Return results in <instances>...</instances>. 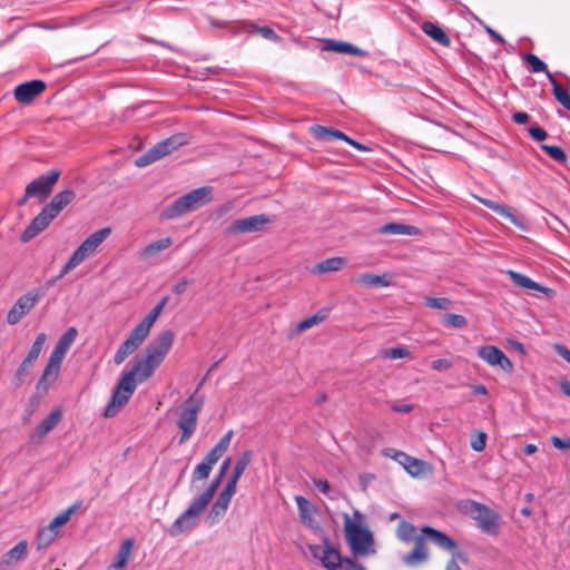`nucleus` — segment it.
<instances>
[{
    "mask_svg": "<svg viewBox=\"0 0 570 570\" xmlns=\"http://www.w3.org/2000/svg\"><path fill=\"white\" fill-rule=\"evenodd\" d=\"M170 245V237L160 238L144 247L139 255L142 259H148L157 255L159 252L167 249Z\"/></svg>",
    "mask_w": 570,
    "mask_h": 570,
    "instance_id": "c756f323",
    "label": "nucleus"
},
{
    "mask_svg": "<svg viewBox=\"0 0 570 570\" xmlns=\"http://www.w3.org/2000/svg\"><path fill=\"white\" fill-rule=\"evenodd\" d=\"M62 412L60 410H53L50 414L35 429L31 434L33 441H40L49 432H51L61 421Z\"/></svg>",
    "mask_w": 570,
    "mask_h": 570,
    "instance_id": "4be33fe9",
    "label": "nucleus"
},
{
    "mask_svg": "<svg viewBox=\"0 0 570 570\" xmlns=\"http://www.w3.org/2000/svg\"><path fill=\"white\" fill-rule=\"evenodd\" d=\"M313 136L321 141H328L333 138L341 139L347 142L348 136H346L344 132L331 128V127H324L320 125H315L311 128Z\"/></svg>",
    "mask_w": 570,
    "mask_h": 570,
    "instance_id": "bb28decb",
    "label": "nucleus"
},
{
    "mask_svg": "<svg viewBox=\"0 0 570 570\" xmlns=\"http://www.w3.org/2000/svg\"><path fill=\"white\" fill-rule=\"evenodd\" d=\"M190 283H191V281H189L188 278H186V277H181V278H180V279H179V281L174 285V287H173V292H174L175 294L180 295V294H183V293L186 291L187 286H188Z\"/></svg>",
    "mask_w": 570,
    "mask_h": 570,
    "instance_id": "e2e57ef3",
    "label": "nucleus"
},
{
    "mask_svg": "<svg viewBox=\"0 0 570 570\" xmlns=\"http://www.w3.org/2000/svg\"><path fill=\"white\" fill-rule=\"evenodd\" d=\"M78 265H80V263L77 261L75 256L71 255L66 265L62 267L61 272L57 275V278H62L66 274L76 268Z\"/></svg>",
    "mask_w": 570,
    "mask_h": 570,
    "instance_id": "4d7b16f0",
    "label": "nucleus"
},
{
    "mask_svg": "<svg viewBox=\"0 0 570 570\" xmlns=\"http://www.w3.org/2000/svg\"><path fill=\"white\" fill-rule=\"evenodd\" d=\"M444 324L450 327L462 328L466 326L468 322L463 315L450 313L444 316Z\"/></svg>",
    "mask_w": 570,
    "mask_h": 570,
    "instance_id": "49530a36",
    "label": "nucleus"
},
{
    "mask_svg": "<svg viewBox=\"0 0 570 570\" xmlns=\"http://www.w3.org/2000/svg\"><path fill=\"white\" fill-rule=\"evenodd\" d=\"M415 527L407 522V521H401L399 527H397V530H396V534H397V538L402 541H405V542H410V541H414L415 542V538L417 535H415Z\"/></svg>",
    "mask_w": 570,
    "mask_h": 570,
    "instance_id": "e433bc0d",
    "label": "nucleus"
},
{
    "mask_svg": "<svg viewBox=\"0 0 570 570\" xmlns=\"http://www.w3.org/2000/svg\"><path fill=\"white\" fill-rule=\"evenodd\" d=\"M313 483L322 493H327L330 491V483L327 480L315 479Z\"/></svg>",
    "mask_w": 570,
    "mask_h": 570,
    "instance_id": "69168bd1",
    "label": "nucleus"
},
{
    "mask_svg": "<svg viewBox=\"0 0 570 570\" xmlns=\"http://www.w3.org/2000/svg\"><path fill=\"white\" fill-rule=\"evenodd\" d=\"M209 504L207 494H200L193 503L175 520L170 525L168 533L171 537H177L183 532L190 531L197 524L199 517Z\"/></svg>",
    "mask_w": 570,
    "mask_h": 570,
    "instance_id": "9d476101",
    "label": "nucleus"
},
{
    "mask_svg": "<svg viewBox=\"0 0 570 570\" xmlns=\"http://www.w3.org/2000/svg\"><path fill=\"white\" fill-rule=\"evenodd\" d=\"M423 537L432 541L434 544H436L439 548L451 552L453 558H458L461 561H466L465 553L456 551V542L450 538L448 534L432 528L429 525H424L421 528Z\"/></svg>",
    "mask_w": 570,
    "mask_h": 570,
    "instance_id": "2eb2a0df",
    "label": "nucleus"
},
{
    "mask_svg": "<svg viewBox=\"0 0 570 570\" xmlns=\"http://www.w3.org/2000/svg\"><path fill=\"white\" fill-rule=\"evenodd\" d=\"M46 87V82L38 79L23 82L16 87L14 98L20 104H30L45 91Z\"/></svg>",
    "mask_w": 570,
    "mask_h": 570,
    "instance_id": "6ab92c4d",
    "label": "nucleus"
},
{
    "mask_svg": "<svg viewBox=\"0 0 570 570\" xmlns=\"http://www.w3.org/2000/svg\"><path fill=\"white\" fill-rule=\"evenodd\" d=\"M295 502L297 504L301 522L304 525L312 528L314 523V517L317 512L316 508L302 495H296Z\"/></svg>",
    "mask_w": 570,
    "mask_h": 570,
    "instance_id": "b1692460",
    "label": "nucleus"
},
{
    "mask_svg": "<svg viewBox=\"0 0 570 570\" xmlns=\"http://www.w3.org/2000/svg\"><path fill=\"white\" fill-rule=\"evenodd\" d=\"M65 208L66 207L63 204H61L58 198L53 196L50 203L47 204L27 226V228L21 234L20 240L22 243L30 242L39 233L45 230Z\"/></svg>",
    "mask_w": 570,
    "mask_h": 570,
    "instance_id": "0eeeda50",
    "label": "nucleus"
},
{
    "mask_svg": "<svg viewBox=\"0 0 570 570\" xmlns=\"http://www.w3.org/2000/svg\"><path fill=\"white\" fill-rule=\"evenodd\" d=\"M226 511L227 510L224 509L223 507L218 505L217 503H214L210 508L208 515H207L208 523L214 524V523L218 522L219 519L225 515Z\"/></svg>",
    "mask_w": 570,
    "mask_h": 570,
    "instance_id": "3c124183",
    "label": "nucleus"
},
{
    "mask_svg": "<svg viewBox=\"0 0 570 570\" xmlns=\"http://www.w3.org/2000/svg\"><path fill=\"white\" fill-rule=\"evenodd\" d=\"M551 443L554 448L560 450H570V438H559L553 435L551 438Z\"/></svg>",
    "mask_w": 570,
    "mask_h": 570,
    "instance_id": "052dcab7",
    "label": "nucleus"
},
{
    "mask_svg": "<svg viewBox=\"0 0 570 570\" xmlns=\"http://www.w3.org/2000/svg\"><path fill=\"white\" fill-rule=\"evenodd\" d=\"M80 507V502H77L75 504H72L71 507H69L67 510L62 511L61 513H59L56 518H53V524H59L60 527H62L63 524H66L71 514Z\"/></svg>",
    "mask_w": 570,
    "mask_h": 570,
    "instance_id": "8fccbe9b",
    "label": "nucleus"
},
{
    "mask_svg": "<svg viewBox=\"0 0 570 570\" xmlns=\"http://www.w3.org/2000/svg\"><path fill=\"white\" fill-rule=\"evenodd\" d=\"M487 445V434L484 432H478L476 435L471 440V448L481 452L484 450Z\"/></svg>",
    "mask_w": 570,
    "mask_h": 570,
    "instance_id": "5fc2aeb1",
    "label": "nucleus"
},
{
    "mask_svg": "<svg viewBox=\"0 0 570 570\" xmlns=\"http://www.w3.org/2000/svg\"><path fill=\"white\" fill-rule=\"evenodd\" d=\"M168 301V296L163 297L161 301L148 313V315L131 330L128 337L115 353L114 362L117 365L121 364L129 355L135 353L145 342L150 333V328L164 311Z\"/></svg>",
    "mask_w": 570,
    "mask_h": 570,
    "instance_id": "f03ea898",
    "label": "nucleus"
},
{
    "mask_svg": "<svg viewBox=\"0 0 570 570\" xmlns=\"http://www.w3.org/2000/svg\"><path fill=\"white\" fill-rule=\"evenodd\" d=\"M230 462H232V459L230 458H226L220 466V470H219V473L218 475L212 481V483L209 484V487L202 493V494H207V501L210 502L214 498V494L215 492L217 491V489L219 488L220 483H222V480L224 478V475L226 474V472L228 471V468L230 465Z\"/></svg>",
    "mask_w": 570,
    "mask_h": 570,
    "instance_id": "473e14b6",
    "label": "nucleus"
},
{
    "mask_svg": "<svg viewBox=\"0 0 570 570\" xmlns=\"http://www.w3.org/2000/svg\"><path fill=\"white\" fill-rule=\"evenodd\" d=\"M529 115L524 111H519L513 114L512 119L520 125L527 124L529 121Z\"/></svg>",
    "mask_w": 570,
    "mask_h": 570,
    "instance_id": "774afa93",
    "label": "nucleus"
},
{
    "mask_svg": "<svg viewBox=\"0 0 570 570\" xmlns=\"http://www.w3.org/2000/svg\"><path fill=\"white\" fill-rule=\"evenodd\" d=\"M327 316V312L326 311H320L317 312L316 314L301 321L298 324H297V332L298 333H302L317 324H320L321 322H323Z\"/></svg>",
    "mask_w": 570,
    "mask_h": 570,
    "instance_id": "58836bf2",
    "label": "nucleus"
},
{
    "mask_svg": "<svg viewBox=\"0 0 570 570\" xmlns=\"http://www.w3.org/2000/svg\"><path fill=\"white\" fill-rule=\"evenodd\" d=\"M65 208L66 207L63 204H61L58 198L53 196L50 203L47 204L27 226V228L21 234L20 240L22 243L30 242L39 233L45 230Z\"/></svg>",
    "mask_w": 570,
    "mask_h": 570,
    "instance_id": "6e6552de",
    "label": "nucleus"
},
{
    "mask_svg": "<svg viewBox=\"0 0 570 570\" xmlns=\"http://www.w3.org/2000/svg\"><path fill=\"white\" fill-rule=\"evenodd\" d=\"M188 144V138L186 134H176L173 135L156 145H154L150 149H148L145 154L137 157L135 160V165L137 167H145L148 166L165 156L171 154L174 150L178 149L179 147Z\"/></svg>",
    "mask_w": 570,
    "mask_h": 570,
    "instance_id": "1a4fd4ad",
    "label": "nucleus"
},
{
    "mask_svg": "<svg viewBox=\"0 0 570 570\" xmlns=\"http://www.w3.org/2000/svg\"><path fill=\"white\" fill-rule=\"evenodd\" d=\"M478 355L490 365H499L504 372H512L513 364L505 354L493 345L482 346Z\"/></svg>",
    "mask_w": 570,
    "mask_h": 570,
    "instance_id": "a211bd4d",
    "label": "nucleus"
},
{
    "mask_svg": "<svg viewBox=\"0 0 570 570\" xmlns=\"http://www.w3.org/2000/svg\"><path fill=\"white\" fill-rule=\"evenodd\" d=\"M344 532L354 556H368L375 552L371 531L354 522L347 513H344Z\"/></svg>",
    "mask_w": 570,
    "mask_h": 570,
    "instance_id": "423d86ee",
    "label": "nucleus"
},
{
    "mask_svg": "<svg viewBox=\"0 0 570 570\" xmlns=\"http://www.w3.org/2000/svg\"><path fill=\"white\" fill-rule=\"evenodd\" d=\"M232 438H233V431L229 430L220 440L219 442L215 445L216 448H218L219 450H222L224 453L226 452V450L228 449L229 444H230V441H232Z\"/></svg>",
    "mask_w": 570,
    "mask_h": 570,
    "instance_id": "680f3d73",
    "label": "nucleus"
},
{
    "mask_svg": "<svg viewBox=\"0 0 570 570\" xmlns=\"http://www.w3.org/2000/svg\"><path fill=\"white\" fill-rule=\"evenodd\" d=\"M429 559V549L423 535H417L415 538V543L413 550L405 554L402 560L409 567H416L421 563H424Z\"/></svg>",
    "mask_w": 570,
    "mask_h": 570,
    "instance_id": "aec40b11",
    "label": "nucleus"
},
{
    "mask_svg": "<svg viewBox=\"0 0 570 570\" xmlns=\"http://www.w3.org/2000/svg\"><path fill=\"white\" fill-rule=\"evenodd\" d=\"M396 458H400V463L403 464L405 470L412 475H419L423 472L425 463L419 459L412 458L404 452H397Z\"/></svg>",
    "mask_w": 570,
    "mask_h": 570,
    "instance_id": "7c9ffc66",
    "label": "nucleus"
},
{
    "mask_svg": "<svg viewBox=\"0 0 570 570\" xmlns=\"http://www.w3.org/2000/svg\"><path fill=\"white\" fill-rule=\"evenodd\" d=\"M548 79L552 85L553 96L557 101L562 105L567 110H570V94L568 90L563 89L560 83L556 80L552 73H548Z\"/></svg>",
    "mask_w": 570,
    "mask_h": 570,
    "instance_id": "72a5a7b5",
    "label": "nucleus"
},
{
    "mask_svg": "<svg viewBox=\"0 0 570 570\" xmlns=\"http://www.w3.org/2000/svg\"><path fill=\"white\" fill-rule=\"evenodd\" d=\"M252 458H253V452L250 450L244 451L240 454V456L238 458V460L236 461L235 469L238 471H242L244 473V471L250 463Z\"/></svg>",
    "mask_w": 570,
    "mask_h": 570,
    "instance_id": "864d4df0",
    "label": "nucleus"
},
{
    "mask_svg": "<svg viewBox=\"0 0 570 570\" xmlns=\"http://www.w3.org/2000/svg\"><path fill=\"white\" fill-rule=\"evenodd\" d=\"M255 32H258L263 38L271 40L273 42H279L281 37L268 26L258 27L256 24L252 26Z\"/></svg>",
    "mask_w": 570,
    "mask_h": 570,
    "instance_id": "09e8293b",
    "label": "nucleus"
},
{
    "mask_svg": "<svg viewBox=\"0 0 570 570\" xmlns=\"http://www.w3.org/2000/svg\"><path fill=\"white\" fill-rule=\"evenodd\" d=\"M507 274L510 277V279L513 282V284L519 287L527 288V289H535V291H540V292L548 291V288L533 282L531 278H529L528 276H525L523 274H520V273L511 271V269L508 271Z\"/></svg>",
    "mask_w": 570,
    "mask_h": 570,
    "instance_id": "c85d7f7f",
    "label": "nucleus"
},
{
    "mask_svg": "<svg viewBox=\"0 0 570 570\" xmlns=\"http://www.w3.org/2000/svg\"><path fill=\"white\" fill-rule=\"evenodd\" d=\"M554 351L557 352V354L559 356L564 358L570 364V350L567 346H564L562 344H556Z\"/></svg>",
    "mask_w": 570,
    "mask_h": 570,
    "instance_id": "0e129e2a",
    "label": "nucleus"
},
{
    "mask_svg": "<svg viewBox=\"0 0 570 570\" xmlns=\"http://www.w3.org/2000/svg\"><path fill=\"white\" fill-rule=\"evenodd\" d=\"M46 340H47V335L45 333L38 334L30 351L28 352L27 356L24 357V360H27L28 363L35 364V362L37 361V358L39 357V355L43 348Z\"/></svg>",
    "mask_w": 570,
    "mask_h": 570,
    "instance_id": "4c0bfd02",
    "label": "nucleus"
},
{
    "mask_svg": "<svg viewBox=\"0 0 570 570\" xmlns=\"http://www.w3.org/2000/svg\"><path fill=\"white\" fill-rule=\"evenodd\" d=\"M32 366L33 363H28V361L23 358L14 373L13 384L16 387H20L24 383Z\"/></svg>",
    "mask_w": 570,
    "mask_h": 570,
    "instance_id": "ea45409f",
    "label": "nucleus"
},
{
    "mask_svg": "<svg viewBox=\"0 0 570 570\" xmlns=\"http://www.w3.org/2000/svg\"><path fill=\"white\" fill-rule=\"evenodd\" d=\"M77 333L78 332L76 327H69L60 336L53 351L50 354V357L42 372V375L37 383L36 389L39 393H47L50 385L57 380L62 360L65 358L72 343L75 342Z\"/></svg>",
    "mask_w": 570,
    "mask_h": 570,
    "instance_id": "7ed1b4c3",
    "label": "nucleus"
},
{
    "mask_svg": "<svg viewBox=\"0 0 570 570\" xmlns=\"http://www.w3.org/2000/svg\"><path fill=\"white\" fill-rule=\"evenodd\" d=\"M111 229L104 227L88 236L79 247L72 253V256L81 264L88 256L95 253L99 245L110 235Z\"/></svg>",
    "mask_w": 570,
    "mask_h": 570,
    "instance_id": "dca6fc26",
    "label": "nucleus"
},
{
    "mask_svg": "<svg viewBox=\"0 0 570 570\" xmlns=\"http://www.w3.org/2000/svg\"><path fill=\"white\" fill-rule=\"evenodd\" d=\"M344 563H345L347 570H366L364 568V566L357 563L356 561H354L351 558H345L344 559Z\"/></svg>",
    "mask_w": 570,
    "mask_h": 570,
    "instance_id": "338daca9",
    "label": "nucleus"
},
{
    "mask_svg": "<svg viewBox=\"0 0 570 570\" xmlns=\"http://www.w3.org/2000/svg\"><path fill=\"white\" fill-rule=\"evenodd\" d=\"M55 197H57L58 200L61 204H63L65 207H67L68 205H70L75 200L76 193H75L73 189L68 188V189H63V190L57 193L55 195Z\"/></svg>",
    "mask_w": 570,
    "mask_h": 570,
    "instance_id": "603ef678",
    "label": "nucleus"
},
{
    "mask_svg": "<svg viewBox=\"0 0 570 570\" xmlns=\"http://www.w3.org/2000/svg\"><path fill=\"white\" fill-rule=\"evenodd\" d=\"M324 50L335 51L340 53H348L357 57H365L367 55L365 50L360 49L352 43L344 41H335L332 39L325 40Z\"/></svg>",
    "mask_w": 570,
    "mask_h": 570,
    "instance_id": "393cba45",
    "label": "nucleus"
},
{
    "mask_svg": "<svg viewBox=\"0 0 570 570\" xmlns=\"http://www.w3.org/2000/svg\"><path fill=\"white\" fill-rule=\"evenodd\" d=\"M45 295V291L41 288H33L20 296L13 306L7 314V322L10 325H14L21 321L39 302Z\"/></svg>",
    "mask_w": 570,
    "mask_h": 570,
    "instance_id": "f8f14e48",
    "label": "nucleus"
},
{
    "mask_svg": "<svg viewBox=\"0 0 570 570\" xmlns=\"http://www.w3.org/2000/svg\"><path fill=\"white\" fill-rule=\"evenodd\" d=\"M472 512L475 513L474 520L482 532L497 534L500 527V515L485 504L472 502Z\"/></svg>",
    "mask_w": 570,
    "mask_h": 570,
    "instance_id": "4468645a",
    "label": "nucleus"
},
{
    "mask_svg": "<svg viewBox=\"0 0 570 570\" xmlns=\"http://www.w3.org/2000/svg\"><path fill=\"white\" fill-rule=\"evenodd\" d=\"M210 187H200L194 189L184 196L177 198L173 204L167 206L160 214L161 219H175L186 213L196 210L210 202Z\"/></svg>",
    "mask_w": 570,
    "mask_h": 570,
    "instance_id": "20e7f679",
    "label": "nucleus"
},
{
    "mask_svg": "<svg viewBox=\"0 0 570 570\" xmlns=\"http://www.w3.org/2000/svg\"><path fill=\"white\" fill-rule=\"evenodd\" d=\"M204 381L205 379H203L202 382L198 384L196 391H198L202 387ZM196 393L197 392H195L184 401L183 410L178 417L177 425L181 431V435L178 440V443L180 445L186 443L191 438L197 428L198 414L203 407V399L196 397Z\"/></svg>",
    "mask_w": 570,
    "mask_h": 570,
    "instance_id": "39448f33",
    "label": "nucleus"
},
{
    "mask_svg": "<svg viewBox=\"0 0 570 570\" xmlns=\"http://www.w3.org/2000/svg\"><path fill=\"white\" fill-rule=\"evenodd\" d=\"M379 232L381 234L389 235H419L420 229L412 225H406L402 223H389L380 227Z\"/></svg>",
    "mask_w": 570,
    "mask_h": 570,
    "instance_id": "cd10ccee",
    "label": "nucleus"
},
{
    "mask_svg": "<svg viewBox=\"0 0 570 570\" xmlns=\"http://www.w3.org/2000/svg\"><path fill=\"white\" fill-rule=\"evenodd\" d=\"M529 135L537 141H542L548 137L547 131L538 125H532L529 128Z\"/></svg>",
    "mask_w": 570,
    "mask_h": 570,
    "instance_id": "6e6d98bb",
    "label": "nucleus"
},
{
    "mask_svg": "<svg viewBox=\"0 0 570 570\" xmlns=\"http://www.w3.org/2000/svg\"><path fill=\"white\" fill-rule=\"evenodd\" d=\"M355 282L365 287H387L393 284L392 275L387 273L383 275L362 273L356 277Z\"/></svg>",
    "mask_w": 570,
    "mask_h": 570,
    "instance_id": "5701e85b",
    "label": "nucleus"
},
{
    "mask_svg": "<svg viewBox=\"0 0 570 570\" xmlns=\"http://www.w3.org/2000/svg\"><path fill=\"white\" fill-rule=\"evenodd\" d=\"M224 454V452L222 450H219L218 448L214 446L208 453L207 455L205 456V461H207L208 463H210L212 465H215L218 460L222 458V455Z\"/></svg>",
    "mask_w": 570,
    "mask_h": 570,
    "instance_id": "bf43d9fd",
    "label": "nucleus"
},
{
    "mask_svg": "<svg viewBox=\"0 0 570 570\" xmlns=\"http://www.w3.org/2000/svg\"><path fill=\"white\" fill-rule=\"evenodd\" d=\"M421 29L425 35L431 37L438 43H440L444 47H450V45H451L450 37L439 26L434 24L433 22L425 21L422 23Z\"/></svg>",
    "mask_w": 570,
    "mask_h": 570,
    "instance_id": "a878e982",
    "label": "nucleus"
},
{
    "mask_svg": "<svg viewBox=\"0 0 570 570\" xmlns=\"http://www.w3.org/2000/svg\"><path fill=\"white\" fill-rule=\"evenodd\" d=\"M523 60L530 65L532 72H544L548 77V73H551L547 69V65L535 55L527 53L523 56Z\"/></svg>",
    "mask_w": 570,
    "mask_h": 570,
    "instance_id": "37998d69",
    "label": "nucleus"
},
{
    "mask_svg": "<svg viewBox=\"0 0 570 570\" xmlns=\"http://www.w3.org/2000/svg\"><path fill=\"white\" fill-rule=\"evenodd\" d=\"M431 367L435 371H448L452 367V362L446 358H438L431 362Z\"/></svg>",
    "mask_w": 570,
    "mask_h": 570,
    "instance_id": "13d9d810",
    "label": "nucleus"
},
{
    "mask_svg": "<svg viewBox=\"0 0 570 570\" xmlns=\"http://www.w3.org/2000/svg\"><path fill=\"white\" fill-rule=\"evenodd\" d=\"M541 149L546 151L553 160L560 164H563L567 160L566 153L558 146L541 145Z\"/></svg>",
    "mask_w": 570,
    "mask_h": 570,
    "instance_id": "c03bdc74",
    "label": "nucleus"
},
{
    "mask_svg": "<svg viewBox=\"0 0 570 570\" xmlns=\"http://www.w3.org/2000/svg\"><path fill=\"white\" fill-rule=\"evenodd\" d=\"M214 465L207 461H203L196 465L193 472V481L207 479L212 472Z\"/></svg>",
    "mask_w": 570,
    "mask_h": 570,
    "instance_id": "a18cd8bd",
    "label": "nucleus"
},
{
    "mask_svg": "<svg viewBox=\"0 0 570 570\" xmlns=\"http://www.w3.org/2000/svg\"><path fill=\"white\" fill-rule=\"evenodd\" d=\"M175 333L171 330L160 332L146 347L145 356L135 361L114 390L104 416L114 417L129 401L137 383H144L153 376L173 346Z\"/></svg>",
    "mask_w": 570,
    "mask_h": 570,
    "instance_id": "f257e3e1",
    "label": "nucleus"
},
{
    "mask_svg": "<svg viewBox=\"0 0 570 570\" xmlns=\"http://www.w3.org/2000/svg\"><path fill=\"white\" fill-rule=\"evenodd\" d=\"M381 356L385 360L404 358V357H410L411 352L407 347H403V346L391 347V348L383 350L381 352Z\"/></svg>",
    "mask_w": 570,
    "mask_h": 570,
    "instance_id": "79ce46f5",
    "label": "nucleus"
},
{
    "mask_svg": "<svg viewBox=\"0 0 570 570\" xmlns=\"http://www.w3.org/2000/svg\"><path fill=\"white\" fill-rule=\"evenodd\" d=\"M345 264V259L342 257H332L327 258L317 265L314 266L313 273L315 274H322V273H330V272H337L340 271Z\"/></svg>",
    "mask_w": 570,
    "mask_h": 570,
    "instance_id": "2f4dec72",
    "label": "nucleus"
},
{
    "mask_svg": "<svg viewBox=\"0 0 570 570\" xmlns=\"http://www.w3.org/2000/svg\"><path fill=\"white\" fill-rule=\"evenodd\" d=\"M56 532L51 529L43 528L38 532L37 535V549L42 550L49 547L56 539Z\"/></svg>",
    "mask_w": 570,
    "mask_h": 570,
    "instance_id": "a19ab883",
    "label": "nucleus"
},
{
    "mask_svg": "<svg viewBox=\"0 0 570 570\" xmlns=\"http://www.w3.org/2000/svg\"><path fill=\"white\" fill-rule=\"evenodd\" d=\"M272 219L266 214L254 215L233 220L226 228V234L236 236L246 233H257L266 228Z\"/></svg>",
    "mask_w": 570,
    "mask_h": 570,
    "instance_id": "ddd939ff",
    "label": "nucleus"
},
{
    "mask_svg": "<svg viewBox=\"0 0 570 570\" xmlns=\"http://www.w3.org/2000/svg\"><path fill=\"white\" fill-rule=\"evenodd\" d=\"M28 542L26 540L19 541L13 548L6 552L0 558V570H10L18 562L27 557Z\"/></svg>",
    "mask_w": 570,
    "mask_h": 570,
    "instance_id": "412c9836",
    "label": "nucleus"
},
{
    "mask_svg": "<svg viewBox=\"0 0 570 570\" xmlns=\"http://www.w3.org/2000/svg\"><path fill=\"white\" fill-rule=\"evenodd\" d=\"M425 305L435 309H448L452 302L446 297H425Z\"/></svg>",
    "mask_w": 570,
    "mask_h": 570,
    "instance_id": "de8ad7c7",
    "label": "nucleus"
},
{
    "mask_svg": "<svg viewBox=\"0 0 570 570\" xmlns=\"http://www.w3.org/2000/svg\"><path fill=\"white\" fill-rule=\"evenodd\" d=\"M311 551L313 557L318 559L327 570H337L344 563L341 553L331 547L327 541L324 546H312Z\"/></svg>",
    "mask_w": 570,
    "mask_h": 570,
    "instance_id": "f3484780",
    "label": "nucleus"
},
{
    "mask_svg": "<svg viewBox=\"0 0 570 570\" xmlns=\"http://www.w3.org/2000/svg\"><path fill=\"white\" fill-rule=\"evenodd\" d=\"M480 203H482L485 207L492 209L497 214L508 218L514 225H518L515 216L510 212V209L503 205H500L491 199L479 198Z\"/></svg>",
    "mask_w": 570,
    "mask_h": 570,
    "instance_id": "c9c22d12",
    "label": "nucleus"
},
{
    "mask_svg": "<svg viewBox=\"0 0 570 570\" xmlns=\"http://www.w3.org/2000/svg\"><path fill=\"white\" fill-rule=\"evenodd\" d=\"M134 546V541L131 539L125 540L116 556L115 561L111 563V568L122 569L128 562V558L130 556L131 549Z\"/></svg>",
    "mask_w": 570,
    "mask_h": 570,
    "instance_id": "f704fd0d",
    "label": "nucleus"
},
{
    "mask_svg": "<svg viewBox=\"0 0 570 570\" xmlns=\"http://www.w3.org/2000/svg\"><path fill=\"white\" fill-rule=\"evenodd\" d=\"M60 176V169H51L33 179L26 186L27 197L38 198L39 202L42 203L50 196L53 186L58 183Z\"/></svg>",
    "mask_w": 570,
    "mask_h": 570,
    "instance_id": "9b49d317",
    "label": "nucleus"
}]
</instances>
